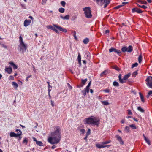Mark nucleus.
<instances>
[{
	"label": "nucleus",
	"instance_id": "f257e3e1",
	"mask_svg": "<svg viewBox=\"0 0 152 152\" xmlns=\"http://www.w3.org/2000/svg\"><path fill=\"white\" fill-rule=\"evenodd\" d=\"M55 131L51 132V137L48 139V141L51 144H56L60 141L61 137L60 129L58 126H56L54 129Z\"/></svg>",
	"mask_w": 152,
	"mask_h": 152
},
{
	"label": "nucleus",
	"instance_id": "f03ea898",
	"mask_svg": "<svg viewBox=\"0 0 152 152\" xmlns=\"http://www.w3.org/2000/svg\"><path fill=\"white\" fill-rule=\"evenodd\" d=\"M100 120L97 117L91 116L85 118L83 120V122L85 124L91 125H92L98 126L99 124Z\"/></svg>",
	"mask_w": 152,
	"mask_h": 152
},
{
	"label": "nucleus",
	"instance_id": "7ed1b4c3",
	"mask_svg": "<svg viewBox=\"0 0 152 152\" xmlns=\"http://www.w3.org/2000/svg\"><path fill=\"white\" fill-rule=\"evenodd\" d=\"M19 42L20 43L19 45V47L20 48V50H22L23 53L24 51H25L27 48V46L23 42V39L21 36H20L19 37Z\"/></svg>",
	"mask_w": 152,
	"mask_h": 152
},
{
	"label": "nucleus",
	"instance_id": "20e7f679",
	"mask_svg": "<svg viewBox=\"0 0 152 152\" xmlns=\"http://www.w3.org/2000/svg\"><path fill=\"white\" fill-rule=\"evenodd\" d=\"M94 1L100 5H102L104 4V8H106L110 2V0H94Z\"/></svg>",
	"mask_w": 152,
	"mask_h": 152
},
{
	"label": "nucleus",
	"instance_id": "39448f33",
	"mask_svg": "<svg viewBox=\"0 0 152 152\" xmlns=\"http://www.w3.org/2000/svg\"><path fill=\"white\" fill-rule=\"evenodd\" d=\"M83 10L84 11V13L86 18H90L92 17L91 11L90 7H85L83 8Z\"/></svg>",
	"mask_w": 152,
	"mask_h": 152
},
{
	"label": "nucleus",
	"instance_id": "423d86ee",
	"mask_svg": "<svg viewBox=\"0 0 152 152\" xmlns=\"http://www.w3.org/2000/svg\"><path fill=\"white\" fill-rule=\"evenodd\" d=\"M130 75L131 74L130 73H128L124 75L123 78L122 79L121 77V74H120L118 77L119 82L121 83H125L126 80L128 79V78L130 76Z\"/></svg>",
	"mask_w": 152,
	"mask_h": 152
},
{
	"label": "nucleus",
	"instance_id": "0eeeda50",
	"mask_svg": "<svg viewBox=\"0 0 152 152\" xmlns=\"http://www.w3.org/2000/svg\"><path fill=\"white\" fill-rule=\"evenodd\" d=\"M146 84L149 88H152V77L149 76L146 79Z\"/></svg>",
	"mask_w": 152,
	"mask_h": 152
},
{
	"label": "nucleus",
	"instance_id": "6e6552de",
	"mask_svg": "<svg viewBox=\"0 0 152 152\" xmlns=\"http://www.w3.org/2000/svg\"><path fill=\"white\" fill-rule=\"evenodd\" d=\"M109 52L110 53L114 52L118 55L121 53V51L120 50H118V49L112 47H111V48L109 49Z\"/></svg>",
	"mask_w": 152,
	"mask_h": 152
},
{
	"label": "nucleus",
	"instance_id": "1a4fd4ad",
	"mask_svg": "<svg viewBox=\"0 0 152 152\" xmlns=\"http://www.w3.org/2000/svg\"><path fill=\"white\" fill-rule=\"evenodd\" d=\"M53 26L55 27L56 28L60 31H62L65 33H66L67 32V30L66 29L64 28L61 26L55 24H54Z\"/></svg>",
	"mask_w": 152,
	"mask_h": 152
},
{
	"label": "nucleus",
	"instance_id": "9d476101",
	"mask_svg": "<svg viewBox=\"0 0 152 152\" xmlns=\"http://www.w3.org/2000/svg\"><path fill=\"white\" fill-rule=\"evenodd\" d=\"M132 13L137 12V13H141L142 11L140 9L138 8H133L132 9Z\"/></svg>",
	"mask_w": 152,
	"mask_h": 152
},
{
	"label": "nucleus",
	"instance_id": "9b49d317",
	"mask_svg": "<svg viewBox=\"0 0 152 152\" xmlns=\"http://www.w3.org/2000/svg\"><path fill=\"white\" fill-rule=\"evenodd\" d=\"M115 137L117 138V140L120 142V144L123 145L124 144L121 137L119 135H117L115 136Z\"/></svg>",
	"mask_w": 152,
	"mask_h": 152
},
{
	"label": "nucleus",
	"instance_id": "f8f14e48",
	"mask_svg": "<svg viewBox=\"0 0 152 152\" xmlns=\"http://www.w3.org/2000/svg\"><path fill=\"white\" fill-rule=\"evenodd\" d=\"M33 139L34 141L36 142V143L37 145L40 146H43V143L41 141L37 140L34 137H33Z\"/></svg>",
	"mask_w": 152,
	"mask_h": 152
},
{
	"label": "nucleus",
	"instance_id": "ddd939ff",
	"mask_svg": "<svg viewBox=\"0 0 152 152\" xmlns=\"http://www.w3.org/2000/svg\"><path fill=\"white\" fill-rule=\"evenodd\" d=\"M5 71L9 74H10L12 72V68L10 67H6L5 69Z\"/></svg>",
	"mask_w": 152,
	"mask_h": 152
},
{
	"label": "nucleus",
	"instance_id": "4468645a",
	"mask_svg": "<svg viewBox=\"0 0 152 152\" xmlns=\"http://www.w3.org/2000/svg\"><path fill=\"white\" fill-rule=\"evenodd\" d=\"M31 21L29 20H26L24 22V26L25 27H27L30 25L31 23Z\"/></svg>",
	"mask_w": 152,
	"mask_h": 152
},
{
	"label": "nucleus",
	"instance_id": "2eb2a0df",
	"mask_svg": "<svg viewBox=\"0 0 152 152\" xmlns=\"http://www.w3.org/2000/svg\"><path fill=\"white\" fill-rule=\"evenodd\" d=\"M108 73V70H105L102 72L100 74V76L101 77H104L107 75Z\"/></svg>",
	"mask_w": 152,
	"mask_h": 152
},
{
	"label": "nucleus",
	"instance_id": "dca6fc26",
	"mask_svg": "<svg viewBox=\"0 0 152 152\" xmlns=\"http://www.w3.org/2000/svg\"><path fill=\"white\" fill-rule=\"evenodd\" d=\"M60 17L63 20H69L70 18V16L69 15H66L64 17L62 15H61L60 16Z\"/></svg>",
	"mask_w": 152,
	"mask_h": 152
},
{
	"label": "nucleus",
	"instance_id": "f3484780",
	"mask_svg": "<svg viewBox=\"0 0 152 152\" xmlns=\"http://www.w3.org/2000/svg\"><path fill=\"white\" fill-rule=\"evenodd\" d=\"M19 131V132L17 133V134L15 133V137H17L19 136H21L22 134V132L20 131V130L19 129H17L15 130L16 132H18Z\"/></svg>",
	"mask_w": 152,
	"mask_h": 152
},
{
	"label": "nucleus",
	"instance_id": "a211bd4d",
	"mask_svg": "<svg viewBox=\"0 0 152 152\" xmlns=\"http://www.w3.org/2000/svg\"><path fill=\"white\" fill-rule=\"evenodd\" d=\"M9 64L10 65L12 66L13 67V69H17L18 67L17 66L15 65L13 62H9Z\"/></svg>",
	"mask_w": 152,
	"mask_h": 152
},
{
	"label": "nucleus",
	"instance_id": "6ab92c4d",
	"mask_svg": "<svg viewBox=\"0 0 152 152\" xmlns=\"http://www.w3.org/2000/svg\"><path fill=\"white\" fill-rule=\"evenodd\" d=\"M12 85L13 88L15 89H17L18 87V84L15 82H12Z\"/></svg>",
	"mask_w": 152,
	"mask_h": 152
},
{
	"label": "nucleus",
	"instance_id": "aec40b11",
	"mask_svg": "<svg viewBox=\"0 0 152 152\" xmlns=\"http://www.w3.org/2000/svg\"><path fill=\"white\" fill-rule=\"evenodd\" d=\"M128 3V2H122V4L119 5L115 7L116 9H118L120 7H121L125 5L126 4Z\"/></svg>",
	"mask_w": 152,
	"mask_h": 152
},
{
	"label": "nucleus",
	"instance_id": "412c9836",
	"mask_svg": "<svg viewBox=\"0 0 152 152\" xmlns=\"http://www.w3.org/2000/svg\"><path fill=\"white\" fill-rule=\"evenodd\" d=\"M139 94L140 95V97L141 101L143 103H144L145 102V100L144 99V97L142 94V93L140 92L139 93Z\"/></svg>",
	"mask_w": 152,
	"mask_h": 152
},
{
	"label": "nucleus",
	"instance_id": "4be33fe9",
	"mask_svg": "<svg viewBox=\"0 0 152 152\" xmlns=\"http://www.w3.org/2000/svg\"><path fill=\"white\" fill-rule=\"evenodd\" d=\"M96 146L97 148L99 149L104 148V145H100L98 143H97L96 144Z\"/></svg>",
	"mask_w": 152,
	"mask_h": 152
},
{
	"label": "nucleus",
	"instance_id": "5701e85b",
	"mask_svg": "<svg viewBox=\"0 0 152 152\" xmlns=\"http://www.w3.org/2000/svg\"><path fill=\"white\" fill-rule=\"evenodd\" d=\"M28 139L26 138H24L23 139V140L22 142L23 144L26 145L27 144L28 142Z\"/></svg>",
	"mask_w": 152,
	"mask_h": 152
},
{
	"label": "nucleus",
	"instance_id": "b1692460",
	"mask_svg": "<svg viewBox=\"0 0 152 152\" xmlns=\"http://www.w3.org/2000/svg\"><path fill=\"white\" fill-rule=\"evenodd\" d=\"M137 4L139 7L142 8L144 9H145L147 8V6H145L144 5H140L138 3H137Z\"/></svg>",
	"mask_w": 152,
	"mask_h": 152
},
{
	"label": "nucleus",
	"instance_id": "393cba45",
	"mask_svg": "<svg viewBox=\"0 0 152 152\" xmlns=\"http://www.w3.org/2000/svg\"><path fill=\"white\" fill-rule=\"evenodd\" d=\"M137 110L142 113H144L145 110L140 106H138L137 107Z\"/></svg>",
	"mask_w": 152,
	"mask_h": 152
},
{
	"label": "nucleus",
	"instance_id": "a878e982",
	"mask_svg": "<svg viewBox=\"0 0 152 152\" xmlns=\"http://www.w3.org/2000/svg\"><path fill=\"white\" fill-rule=\"evenodd\" d=\"M101 102L102 104L104 105H107L109 104V103L108 102V101L107 100L102 101Z\"/></svg>",
	"mask_w": 152,
	"mask_h": 152
},
{
	"label": "nucleus",
	"instance_id": "bb28decb",
	"mask_svg": "<svg viewBox=\"0 0 152 152\" xmlns=\"http://www.w3.org/2000/svg\"><path fill=\"white\" fill-rule=\"evenodd\" d=\"M144 137V140L149 145H150V142L149 140L148 139H147L146 137L145 136L144 134H143Z\"/></svg>",
	"mask_w": 152,
	"mask_h": 152
},
{
	"label": "nucleus",
	"instance_id": "cd10ccee",
	"mask_svg": "<svg viewBox=\"0 0 152 152\" xmlns=\"http://www.w3.org/2000/svg\"><path fill=\"white\" fill-rule=\"evenodd\" d=\"M89 42V39L88 38H86L84 39L83 41V43L85 44H87Z\"/></svg>",
	"mask_w": 152,
	"mask_h": 152
},
{
	"label": "nucleus",
	"instance_id": "c85d7f7f",
	"mask_svg": "<svg viewBox=\"0 0 152 152\" xmlns=\"http://www.w3.org/2000/svg\"><path fill=\"white\" fill-rule=\"evenodd\" d=\"M127 49V52L130 53L132 52L133 50L132 47V46H129Z\"/></svg>",
	"mask_w": 152,
	"mask_h": 152
},
{
	"label": "nucleus",
	"instance_id": "c756f323",
	"mask_svg": "<svg viewBox=\"0 0 152 152\" xmlns=\"http://www.w3.org/2000/svg\"><path fill=\"white\" fill-rule=\"evenodd\" d=\"M137 3H141L142 4H147V2L145 1L139 0Z\"/></svg>",
	"mask_w": 152,
	"mask_h": 152
},
{
	"label": "nucleus",
	"instance_id": "7c9ffc66",
	"mask_svg": "<svg viewBox=\"0 0 152 152\" xmlns=\"http://www.w3.org/2000/svg\"><path fill=\"white\" fill-rule=\"evenodd\" d=\"M59 12L61 13H63L64 12L65 9L62 7L59 8L58 9Z\"/></svg>",
	"mask_w": 152,
	"mask_h": 152
},
{
	"label": "nucleus",
	"instance_id": "2f4dec72",
	"mask_svg": "<svg viewBox=\"0 0 152 152\" xmlns=\"http://www.w3.org/2000/svg\"><path fill=\"white\" fill-rule=\"evenodd\" d=\"M124 130L127 133H129L130 132L129 127L127 126L125 127V129H124Z\"/></svg>",
	"mask_w": 152,
	"mask_h": 152
},
{
	"label": "nucleus",
	"instance_id": "473e14b6",
	"mask_svg": "<svg viewBox=\"0 0 152 152\" xmlns=\"http://www.w3.org/2000/svg\"><path fill=\"white\" fill-rule=\"evenodd\" d=\"M121 51L123 52H125L126 51L127 52V48L126 47H123L121 49Z\"/></svg>",
	"mask_w": 152,
	"mask_h": 152
},
{
	"label": "nucleus",
	"instance_id": "72a5a7b5",
	"mask_svg": "<svg viewBox=\"0 0 152 152\" xmlns=\"http://www.w3.org/2000/svg\"><path fill=\"white\" fill-rule=\"evenodd\" d=\"M77 59L78 61L80 64L81 63V55L80 54H79L78 56L77 57Z\"/></svg>",
	"mask_w": 152,
	"mask_h": 152
},
{
	"label": "nucleus",
	"instance_id": "f704fd0d",
	"mask_svg": "<svg viewBox=\"0 0 152 152\" xmlns=\"http://www.w3.org/2000/svg\"><path fill=\"white\" fill-rule=\"evenodd\" d=\"M150 96H152V91H151V90L150 91H149V92L148 93L147 95L146 96V97L147 98H148Z\"/></svg>",
	"mask_w": 152,
	"mask_h": 152
},
{
	"label": "nucleus",
	"instance_id": "c9c22d12",
	"mask_svg": "<svg viewBox=\"0 0 152 152\" xmlns=\"http://www.w3.org/2000/svg\"><path fill=\"white\" fill-rule=\"evenodd\" d=\"M129 126L131 128L133 129H136L137 128L135 124H132L129 125Z\"/></svg>",
	"mask_w": 152,
	"mask_h": 152
},
{
	"label": "nucleus",
	"instance_id": "e433bc0d",
	"mask_svg": "<svg viewBox=\"0 0 152 152\" xmlns=\"http://www.w3.org/2000/svg\"><path fill=\"white\" fill-rule=\"evenodd\" d=\"M79 130L83 134H84L85 132V130L84 129L79 128Z\"/></svg>",
	"mask_w": 152,
	"mask_h": 152
},
{
	"label": "nucleus",
	"instance_id": "4c0bfd02",
	"mask_svg": "<svg viewBox=\"0 0 152 152\" xmlns=\"http://www.w3.org/2000/svg\"><path fill=\"white\" fill-rule=\"evenodd\" d=\"M138 60L139 63H141L142 61V56L141 55H139L138 58Z\"/></svg>",
	"mask_w": 152,
	"mask_h": 152
},
{
	"label": "nucleus",
	"instance_id": "58836bf2",
	"mask_svg": "<svg viewBox=\"0 0 152 152\" xmlns=\"http://www.w3.org/2000/svg\"><path fill=\"white\" fill-rule=\"evenodd\" d=\"M113 85L115 86H118L119 84L116 81H114L113 83Z\"/></svg>",
	"mask_w": 152,
	"mask_h": 152
},
{
	"label": "nucleus",
	"instance_id": "ea45409f",
	"mask_svg": "<svg viewBox=\"0 0 152 152\" xmlns=\"http://www.w3.org/2000/svg\"><path fill=\"white\" fill-rule=\"evenodd\" d=\"M111 142V141L110 140H109V141L102 142L101 143H102V144H103V145L106 144H108V143H110V142Z\"/></svg>",
	"mask_w": 152,
	"mask_h": 152
},
{
	"label": "nucleus",
	"instance_id": "a19ab883",
	"mask_svg": "<svg viewBox=\"0 0 152 152\" xmlns=\"http://www.w3.org/2000/svg\"><path fill=\"white\" fill-rule=\"evenodd\" d=\"M87 81V78L85 79H82L81 80L82 83L83 84V85H84L85 84Z\"/></svg>",
	"mask_w": 152,
	"mask_h": 152
},
{
	"label": "nucleus",
	"instance_id": "79ce46f5",
	"mask_svg": "<svg viewBox=\"0 0 152 152\" xmlns=\"http://www.w3.org/2000/svg\"><path fill=\"white\" fill-rule=\"evenodd\" d=\"M15 133L14 132H11L10 133V136L11 137H15Z\"/></svg>",
	"mask_w": 152,
	"mask_h": 152
},
{
	"label": "nucleus",
	"instance_id": "37998d69",
	"mask_svg": "<svg viewBox=\"0 0 152 152\" xmlns=\"http://www.w3.org/2000/svg\"><path fill=\"white\" fill-rule=\"evenodd\" d=\"M137 74V71H135L132 74V76L134 77H135Z\"/></svg>",
	"mask_w": 152,
	"mask_h": 152
},
{
	"label": "nucleus",
	"instance_id": "c03bdc74",
	"mask_svg": "<svg viewBox=\"0 0 152 152\" xmlns=\"http://www.w3.org/2000/svg\"><path fill=\"white\" fill-rule=\"evenodd\" d=\"M138 65V64L137 63H135L134 64H133L132 65V68H133L134 67H137Z\"/></svg>",
	"mask_w": 152,
	"mask_h": 152
},
{
	"label": "nucleus",
	"instance_id": "a18cd8bd",
	"mask_svg": "<svg viewBox=\"0 0 152 152\" xmlns=\"http://www.w3.org/2000/svg\"><path fill=\"white\" fill-rule=\"evenodd\" d=\"M47 28L49 29H51V30H53V28L54 27L53 26L51 25H50L47 26Z\"/></svg>",
	"mask_w": 152,
	"mask_h": 152
},
{
	"label": "nucleus",
	"instance_id": "49530a36",
	"mask_svg": "<svg viewBox=\"0 0 152 152\" xmlns=\"http://www.w3.org/2000/svg\"><path fill=\"white\" fill-rule=\"evenodd\" d=\"M90 133H91V130L90 129H88L87 132H86V135H87V136H88V135H89L90 134Z\"/></svg>",
	"mask_w": 152,
	"mask_h": 152
},
{
	"label": "nucleus",
	"instance_id": "de8ad7c7",
	"mask_svg": "<svg viewBox=\"0 0 152 152\" xmlns=\"http://www.w3.org/2000/svg\"><path fill=\"white\" fill-rule=\"evenodd\" d=\"M61 5L63 7H65L66 4V2L64 1H61Z\"/></svg>",
	"mask_w": 152,
	"mask_h": 152
},
{
	"label": "nucleus",
	"instance_id": "09e8293b",
	"mask_svg": "<svg viewBox=\"0 0 152 152\" xmlns=\"http://www.w3.org/2000/svg\"><path fill=\"white\" fill-rule=\"evenodd\" d=\"M82 93L83 95L85 96L86 95V93H87V91H86L85 90H83L82 91Z\"/></svg>",
	"mask_w": 152,
	"mask_h": 152
},
{
	"label": "nucleus",
	"instance_id": "8fccbe9b",
	"mask_svg": "<svg viewBox=\"0 0 152 152\" xmlns=\"http://www.w3.org/2000/svg\"><path fill=\"white\" fill-rule=\"evenodd\" d=\"M9 80H14V77L12 75L10 76L9 77Z\"/></svg>",
	"mask_w": 152,
	"mask_h": 152
},
{
	"label": "nucleus",
	"instance_id": "3c124183",
	"mask_svg": "<svg viewBox=\"0 0 152 152\" xmlns=\"http://www.w3.org/2000/svg\"><path fill=\"white\" fill-rule=\"evenodd\" d=\"M114 69L118 71H119L120 70V69L116 66H114Z\"/></svg>",
	"mask_w": 152,
	"mask_h": 152
},
{
	"label": "nucleus",
	"instance_id": "603ef678",
	"mask_svg": "<svg viewBox=\"0 0 152 152\" xmlns=\"http://www.w3.org/2000/svg\"><path fill=\"white\" fill-rule=\"evenodd\" d=\"M31 77H32V75H29V76H28L26 77V80H25L26 81H28V79L29 78Z\"/></svg>",
	"mask_w": 152,
	"mask_h": 152
},
{
	"label": "nucleus",
	"instance_id": "864d4df0",
	"mask_svg": "<svg viewBox=\"0 0 152 152\" xmlns=\"http://www.w3.org/2000/svg\"><path fill=\"white\" fill-rule=\"evenodd\" d=\"M103 91L106 93H109L110 90L109 89H106Z\"/></svg>",
	"mask_w": 152,
	"mask_h": 152
},
{
	"label": "nucleus",
	"instance_id": "5fc2aeb1",
	"mask_svg": "<svg viewBox=\"0 0 152 152\" xmlns=\"http://www.w3.org/2000/svg\"><path fill=\"white\" fill-rule=\"evenodd\" d=\"M89 87H88V86H87L86 89H85L86 90V91H87V93H88L89 92Z\"/></svg>",
	"mask_w": 152,
	"mask_h": 152
},
{
	"label": "nucleus",
	"instance_id": "6e6d98bb",
	"mask_svg": "<svg viewBox=\"0 0 152 152\" xmlns=\"http://www.w3.org/2000/svg\"><path fill=\"white\" fill-rule=\"evenodd\" d=\"M128 113L129 115H132V113L131 112V111L130 110H128Z\"/></svg>",
	"mask_w": 152,
	"mask_h": 152
},
{
	"label": "nucleus",
	"instance_id": "4d7b16f0",
	"mask_svg": "<svg viewBox=\"0 0 152 152\" xmlns=\"http://www.w3.org/2000/svg\"><path fill=\"white\" fill-rule=\"evenodd\" d=\"M52 30L54 31L56 33H58V31L55 28V27H53V29Z\"/></svg>",
	"mask_w": 152,
	"mask_h": 152
},
{
	"label": "nucleus",
	"instance_id": "13d9d810",
	"mask_svg": "<svg viewBox=\"0 0 152 152\" xmlns=\"http://www.w3.org/2000/svg\"><path fill=\"white\" fill-rule=\"evenodd\" d=\"M51 105L53 107H54L55 106L54 101L52 100H51Z\"/></svg>",
	"mask_w": 152,
	"mask_h": 152
},
{
	"label": "nucleus",
	"instance_id": "bf43d9fd",
	"mask_svg": "<svg viewBox=\"0 0 152 152\" xmlns=\"http://www.w3.org/2000/svg\"><path fill=\"white\" fill-rule=\"evenodd\" d=\"M67 84L69 88L70 89V90L72 89V87L70 85V84L68 83H67Z\"/></svg>",
	"mask_w": 152,
	"mask_h": 152
},
{
	"label": "nucleus",
	"instance_id": "052dcab7",
	"mask_svg": "<svg viewBox=\"0 0 152 152\" xmlns=\"http://www.w3.org/2000/svg\"><path fill=\"white\" fill-rule=\"evenodd\" d=\"M1 45L3 48L6 49L7 48V46L5 45L4 44H2Z\"/></svg>",
	"mask_w": 152,
	"mask_h": 152
},
{
	"label": "nucleus",
	"instance_id": "680f3d73",
	"mask_svg": "<svg viewBox=\"0 0 152 152\" xmlns=\"http://www.w3.org/2000/svg\"><path fill=\"white\" fill-rule=\"evenodd\" d=\"M46 0H42V4H44L46 2Z\"/></svg>",
	"mask_w": 152,
	"mask_h": 152
},
{
	"label": "nucleus",
	"instance_id": "e2e57ef3",
	"mask_svg": "<svg viewBox=\"0 0 152 152\" xmlns=\"http://www.w3.org/2000/svg\"><path fill=\"white\" fill-rule=\"evenodd\" d=\"M73 35L74 36H75L76 35V32L75 31H74L73 32Z\"/></svg>",
	"mask_w": 152,
	"mask_h": 152
},
{
	"label": "nucleus",
	"instance_id": "0e129e2a",
	"mask_svg": "<svg viewBox=\"0 0 152 152\" xmlns=\"http://www.w3.org/2000/svg\"><path fill=\"white\" fill-rule=\"evenodd\" d=\"M51 89H52V88H48V92H49V93H50V91H51Z\"/></svg>",
	"mask_w": 152,
	"mask_h": 152
},
{
	"label": "nucleus",
	"instance_id": "69168bd1",
	"mask_svg": "<svg viewBox=\"0 0 152 152\" xmlns=\"http://www.w3.org/2000/svg\"><path fill=\"white\" fill-rule=\"evenodd\" d=\"M56 147V146L55 145H53L51 147V148L52 149H54Z\"/></svg>",
	"mask_w": 152,
	"mask_h": 152
},
{
	"label": "nucleus",
	"instance_id": "338daca9",
	"mask_svg": "<svg viewBox=\"0 0 152 152\" xmlns=\"http://www.w3.org/2000/svg\"><path fill=\"white\" fill-rule=\"evenodd\" d=\"M110 146V145H104V148L106 147H107V148H109Z\"/></svg>",
	"mask_w": 152,
	"mask_h": 152
},
{
	"label": "nucleus",
	"instance_id": "774afa93",
	"mask_svg": "<svg viewBox=\"0 0 152 152\" xmlns=\"http://www.w3.org/2000/svg\"><path fill=\"white\" fill-rule=\"evenodd\" d=\"M18 137H18V141H20L21 139L22 138V137H21L20 136H19Z\"/></svg>",
	"mask_w": 152,
	"mask_h": 152
}]
</instances>
